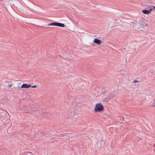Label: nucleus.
Here are the masks:
<instances>
[{
    "label": "nucleus",
    "mask_w": 155,
    "mask_h": 155,
    "mask_svg": "<svg viewBox=\"0 0 155 155\" xmlns=\"http://www.w3.org/2000/svg\"><path fill=\"white\" fill-rule=\"evenodd\" d=\"M31 87V85L30 84H24L21 86V88H28Z\"/></svg>",
    "instance_id": "39448f33"
},
{
    "label": "nucleus",
    "mask_w": 155,
    "mask_h": 155,
    "mask_svg": "<svg viewBox=\"0 0 155 155\" xmlns=\"http://www.w3.org/2000/svg\"><path fill=\"white\" fill-rule=\"evenodd\" d=\"M94 43L98 45L101 44V41L100 40L97 38H95L94 39Z\"/></svg>",
    "instance_id": "20e7f679"
},
{
    "label": "nucleus",
    "mask_w": 155,
    "mask_h": 155,
    "mask_svg": "<svg viewBox=\"0 0 155 155\" xmlns=\"http://www.w3.org/2000/svg\"><path fill=\"white\" fill-rule=\"evenodd\" d=\"M153 8L155 9V6H153Z\"/></svg>",
    "instance_id": "9d476101"
},
{
    "label": "nucleus",
    "mask_w": 155,
    "mask_h": 155,
    "mask_svg": "<svg viewBox=\"0 0 155 155\" xmlns=\"http://www.w3.org/2000/svg\"><path fill=\"white\" fill-rule=\"evenodd\" d=\"M151 9H150L149 10H142V12L144 14H148L149 13H150V11H151Z\"/></svg>",
    "instance_id": "423d86ee"
},
{
    "label": "nucleus",
    "mask_w": 155,
    "mask_h": 155,
    "mask_svg": "<svg viewBox=\"0 0 155 155\" xmlns=\"http://www.w3.org/2000/svg\"><path fill=\"white\" fill-rule=\"evenodd\" d=\"M138 82V81L135 80L133 82L134 83H137V82Z\"/></svg>",
    "instance_id": "6e6552de"
},
{
    "label": "nucleus",
    "mask_w": 155,
    "mask_h": 155,
    "mask_svg": "<svg viewBox=\"0 0 155 155\" xmlns=\"http://www.w3.org/2000/svg\"><path fill=\"white\" fill-rule=\"evenodd\" d=\"M152 106H153V107H155V104H153Z\"/></svg>",
    "instance_id": "1a4fd4ad"
},
{
    "label": "nucleus",
    "mask_w": 155,
    "mask_h": 155,
    "mask_svg": "<svg viewBox=\"0 0 155 155\" xmlns=\"http://www.w3.org/2000/svg\"><path fill=\"white\" fill-rule=\"evenodd\" d=\"M140 21H139V22L136 21L135 23V25L137 26V27L138 29L140 30H143L144 29V22L142 21H141V22H140Z\"/></svg>",
    "instance_id": "f03ea898"
},
{
    "label": "nucleus",
    "mask_w": 155,
    "mask_h": 155,
    "mask_svg": "<svg viewBox=\"0 0 155 155\" xmlns=\"http://www.w3.org/2000/svg\"><path fill=\"white\" fill-rule=\"evenodd\" d=\"M48 25L49 26H56L62 27H64L65 26L64 24L58 22H53L49 24Z\"/></svg>",
    "instance_id": "7ed1b4c3"
},
{
    "label": "nucleus",
    "mask_w": 155,
    "mask_h": 155,
    "mask_svg": "<svg viewBox=\"0 0 155 155\" xmlns=\"http://www.w3.org/2000/svg\"><path fill=\"white\" fill-rule=\"evenodd\" d=\"M31 87H33V88H35L37 87V86L36 85H34V86H31Z\"/></svg>",
    "instance_id": "0eeeda50"
},
{
    "label": "nucleus",
    "mask_w": 155,
    "mask_h": 155,
    "mask_svg": "<svg viewBox=\"0 0 155 155\" xmlns=\"http://www.w3.org/2000/svg\"><path fill=\"white\" fill-rule=\"evenodd\" d=\"M104 107L103 105L101 103H97L96 104L94 109L95 112H100L103 110Z\"/></svg>",
    "instance_id": "f257e3e1"
}]
</instances>
